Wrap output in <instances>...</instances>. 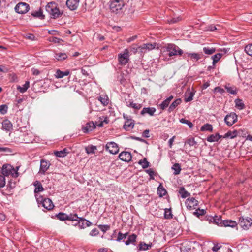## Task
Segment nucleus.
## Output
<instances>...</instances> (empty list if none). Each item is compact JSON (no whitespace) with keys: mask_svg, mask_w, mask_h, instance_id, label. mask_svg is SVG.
Returning a JSON list of instances; mask_svg holds the SVG:
<instances>
[{"mask_svg":"<svg viewBox=\"0 0 252 252\" xmlns=\"http://www.w3.org/2000/svg\"><path fill=\"white\" fill-rule=\"evenodd\" d=\"M209 218H210L209 220L210 221H213L214 223L220 226L234 228L236 227L238 224V223L234 220H222L221 217L220 216H216L214 217H208L207 219L209 220Z\"/></svg>","mask_w":252,"mask_h":252,"instance_id":"nucleus-1","label":"nucleus"},{"mask_svg":"<svg viewBox=\"0 0 252 252\" xmlns=\"http://www.w3.org/2000/svg\"><path fill=\"white\" fill-rule=\"evenodd\" d=\"M46 10L53 19L59 18L63 14V12H60L55 2L48 3L46 6Z\"/></svg>","mask_w":252,"mask_h":252,"instance_id":"nucleus-2","label":"nucleus"},{"mask_svg":"<svg viewBox=\"0 0 252 252\" xmlns=\"http://www.w3.org/2000/svg\"><path fill=\"white\" fill-rule=\"evenodd\" d=\"M124 2L121 0H111L109 2V8L111 12L118 14L122 12Z\"/></svg>","mask_w":252,"mask_h":252,"instance_id":"nucleus-3","label":"nucleus"},{"mask_svg":"<svg viewBox=\"0 0 252 252\" xmlns=\"http://www.w3.org/2000/svg\"><path fill=\"white\" fill-rule=\"evenodd\" d=\"M164 48L169 52L168 55L169 57L176 55L181 56L183 54V51L174 44H168Z\"/></svg>","mask_w":252,"mask_h":252,"instance_id":"nucleus-4","label":"nucleus"},{"mask_svg":"<svg viewBox=\"0 0 252 252\" xmlns=\"http://www.w3.org/2000/svg\"><path fill=\"white\" fill-rule=\"evenodd\" d=\"M118 60L119 64L121 65H126L129 61V50L125 49L123 53L118 54Z\"/></svg>","mask_w":252,"mask_h":252,"instance_id":"nucleus-5","label":"nucleus"},{"mask_svg":"<svg viewBox=\"0 0 252 252\" xmlns=\"http://www.w3.org/2000/svg\"><path fill=\"white\" fill-rule=\"evenodd\" d=\"M238 224L244 230H248L252 224V219L250 217H241Z\"/></svg>","mask_w":252,"mask_h":252,"instance_id":"nucleus-6","label":"nucleus"},{"mask_svg":"<svg viewBox=\"0 0 252 252\" xmlns=\"http://www.w3.org/2000/svg\"><path fill=\"white\" fill-rule=\"evenodd\" d=\"M29 5L24 2H20L18 3L15 7L16 12L19 14L26 13L29 10Z\"/></svg>","mask_w":252,"mask_h":252,"instance_id":"nucleus-7","label":"nucleus"},{"mask_svg":"<svg viewBox=\"0 0 252 252\" xmlns=\"http://www.w3.org/2000/svg\"><path fill=\"white\" fill-rule=\"evenodd\" d=\"M56 218L61 221L69 220L73 221L75 220L74 217H77V214H70L67 215L65 213L60 212L56 215Z\"/></svg>","mask_w":252,"mask_h":252,"instance_id":"nucleus-8","label":"nucleus"},{"mask_svg":"<svg viewBox=\"0 0 252 252\" xmlns=\"http://www.w3.org/2000/svg\"><path fill=\"white\" fill-rule=\"evenodd\" d=\"M237 115L235 113H231L225 117L224 121L230 126L237 122Z\"/></svg>","mask_w":252,"mask_h":252,"instance_id":"nucleus-9","label":"nucleus"},{"mask_svg":"<svg viewBox=\"0 0 252 252\" xmlns=\"http://www.w3.org/2000/svg\"><path fill=\"white\" fill-rule=\"evenodd\" d=\"M105 148L106 150L112 154H117L119 150L117 144L114 142H108L105 146Z\"/></svg>","mask_w":252,"mask_h":252,"instance_id":"nucleus-10","label":"nucleus"},{"mask_svg":"<svg viewBox=\"0 0 252 252\" xmlns=\"http://www.w3.org/2000/svg\"><path fill=\"white\" fill-rule=\"evenodd\" d=\"M187 208L188 210H191L193 209H196V207L198 205V202L195 198L191 197L188 198L185 202Z\"/></svg>","mask_w":252,"mask_h":252,"instance_id":"nucleus-11","label":"nucleus"},{"mask_svg":"<svg viewBox=\"0 0 252 252\" xmlns=\"http://www.w3.org/2000/svg\"><path fill=\"white\" fill-rule=\"evenodd\" d=\"M156 43L143 44L139 46V52L145 53L155 48Z\"/></svg>","mask_w":252,"mask_h":252,"instance_id":"nucleus-12","label":"nucleus"},{"mask_svg":"<svg viewBox=\"0 0 252 252\" xmlns=\"http://www.w3.org/2000/svg\"><path fill=\"white\" fill-rule=\"evenodd\" d=\"M50 165L51 164L49 161L41 159L40 161L39 173L42 174H45L46 171L49 169Z\"/></svg>","mask_w":252,"mask_h":252,"instance_id":"nucleus-13","label":"nucleus"},{"mask_svg":"<svg viewBox=\"0 0 252 252\" xmlns=\"http://www.w3.org/2000/svg\"><path fill=\"white\" fill-rule=\"evenodd\" d=\"M119 158L122 161L128 162L131 160L132 156L130 152L124 151L119 154Z\"/></svg>","mask_w":252,"mask_h":252,"instance_id":"nucleus-14","label":"nucleus"},{"mask_svg":"<svg viewBox=\"0 0 252 252\" xmlns=\"http://www.w3.org/2000/svg\"><path fill=\"white\" fill-rule=\"evenodd\" d=\"M79 0H67L66 5L71 10H76L79 5Z\"/></svg>","mask_w":252,"mask_h":252,"instance_id":"nucleus-15","label":"nucleus"},{"mask_svg":"<svg viewBox=\"0 0 252 252\" xmlns=\"http://www.w3.org/2000/svg\"><path fill=\"white\" fill-rule=\"evenodd\" d=\"M96 128V125L93 122H89L87 123L85 126L82 128V130L84 133H87Z\"/></svg>","mask_w":252,"mask_h":252,"instance_id":"nucleus-16","label":"nucleus"},{"mask_svg":"<svg viewBox=\"0 0 252 252\" xmlns=\"http://www.w3.org/2000/svg\"><path fill=\"white\" fill-rule=\"evenodd\" d=\"M12 170L13 166L10 164H4L1 169V173L4 177L8 176L11 174V170Z\"/></svg>","mask_w":252,"mask_h":252,"instance_id":"nucleus-17","label":"nucleus"},{"mask_svg":"<svg viewBox=\"0 0 252 252\" xmlns=\"http://www.w3.org/2000/svg\"><path fill=\"white\" fill-rule=\"evenodd\" d=\"M75 219L73 221H77V224H78V227L80 229H84L86 228V223H85V220L86 219L83 217H79L78 215L77 214L76 217H74Z\"/></svg>","mask_w":252,"mask_h":252,"instance_id":"nucleus-18","label":"nucleus"},{"mask_svg":"<svg viewBox=\"0 0 252 252\" xmlns=\"http://www.w3.org/2000/svg\"><path fill=\"white\" fill-rule=\"evenodd\" d=\"M156 111V109L154 107H144L142 109L140 112L141 115H144L146 114H149L151 116H153Z\"/></svg>","mask_w":252,"mask_h":252,"instance_id":"nucleus-19","label":"nucleus"},{"mask_svg":"<svg viewBox=\"0 0 252 252\" xmlns=\"http://www.w3.org/2000/svg\"><path fill=\"white\" fill-rule=\"evenodd\" d=\"M2 129L7 131H10L12 129V124L11 122L5 119L2 122Z\"/></svg>","mask_w":252,"mask_h":252,"instance_id":"nucleus-20","label":"nucleus"},{"mask_svg":"<svg viewBox=\"0 0 252 252\" xmlns=\"http://www.w3.org/2000/svg\"><path fill=\"white\" fill-rule=\"evenodd\" d=\"M134 126V121L132 120H127L125 122L123 128L126 131L132 129Z\"/></svg>","mask_w":252,"mask_h":252,"instance_id":"nucleus-21","label":"nucleus"},{"mask_svg":"<svg viewBox=\"0 0 252 252\" xmlns=\"http://www.w3.org/2000/svg\"><path fill=\"white\" fill-rule=\"evenodd\" d=\"M41 205L44 208L48 210L52 209L54 207L52 200L48 198L44 200V201H43V203H42Z\"/></svg>","mask_w":252,"mask_h":252,"instance_id":"nucleus-22","label":"nucleus"},{"mask_svg":"<svg viewBox=\"0 0 252 252\" xmlns=\"http://www.w3.org/2000/svg\"><path fill=\"white\" fill-rule=\"evenodd\" d=\"M225 89L227 92L232 94H236L238 92V89L235 86H231L230 84H227L224 86Z\"/></svg>","mask_w":252,"mask_h":252,"instance_id":"nucleus-23","label":"nucleus"},{"mask_svg":"<svg viewBox=\"0 0 252 252\" xmlns=\"http://www.w3.org/2000/svg\"><path fill=\"white\" fill-rule=\"evenodd\" d=\"M33 186L35 187V189L34 190L35 194L42 192L44 190L42 184L39 181H35L33 183Z\"/></svg>","mask_w":252,"mask_h":252,"instance_id":"nucleus-24","label":"nucleus"},{"mask_svg":"<svg viewBox=\"0 0 252 252\" xmlns=\"http://www.w3.org/2000/svg\"><path fill=\"white\" fill-rule=\"evenodd\" d=\"M67 55L65 53L55 52L54 57L57 61H62L65 60L67 58Z\"/></svg>","mask_w":252,"mask_h":252,"instance_id":"nucleus-25","label":"nucleus"},{"mask_svg":"<svg viewBox=\"0 0 252 252\" xmlns=\"http://www.w3.org/2000/svg\"><path fill=\"white\" fill-rule=\"evenodd\" d=\"M69 71L67 70L65 71H62L60 69H58L55 74V76L56 78H62L63 77L65 76H67L69 74Z\"/></svg>","mask_w":252,"mask_h":252,"instance_id":"nucleus-26","label":"nucleus"},{"mask_svg":"<svg viewBox=\"0 0 252 252\" xmlns=\"http://www.w3.org/2000/svg\"><path fill=\"white\" fill-rule=\"evenodd\" d=\"M32 15L34 17L38 18L41 20L45 18V15L43 14V10L41 8H40L38 11L32 12Z\"/></svg>","mask_w":252,"mask_h":252,"instance_id":"nucleus-27","label":"nucleus"},{"mask_svg":"<svg viewBox=\"0 0 252 252\" xmlns=\"http://www.w3.org/2000/svg\"><path fill=\"white\" fill-rule=\"evenodd\" d=\"M238 135V132L236 130L233 131L229 130L223 136V138H230L231 139H233L237 137Z\"/></svg>","mask_w":252,"mask_h":252,"instance_id":"nucleus-28","label":"nucleus"},{"mask_svg":"<svg viewBox=\"0 0 252 252\" xmlns=\"http://www.w3.org/2000/svg\"><path fill=\"white\" fill-rule=\"evenodd\" d=\"M182 100L181 98H178L174 100L169 107L168 112H171L173 111L177 106L180 104Z\"/></svg>","mask_w":252,"mask_h":252,"instance_id":"nucleus-29","label":"nucleus"},{"mask_svg":"<svg viewBox=\"0 0 252 252\" xmlns=\"http://www.w3.org/2000/svg\"><path fill=\"white\" fill-rule=\"evenodd\" d=\"M173 98V96L172 95H171L167 98H166L165 100H164L160 104V107L161 109L164 110L166 108H167L169 103L171 101V100Z\"/></svg>","mask_w":252,"mask_h":252,"instance_id":"nucleus-30","label":"nucleus"},{"mask_svg":"<svg viewBox=\"0 0 252 252\" xmlns=\"http://www.w3.org/2000/svg\"><path fill=\"white\" fill-rule=\"evenodd\" d=\"M179 193L182 198H186L190 195V193L187 191L184 187H181L179 188Z\"/></svg>","mask_w":252,"mask_h":252,"instance_id":"nucleus-31","label":"nucleus"},{"mask_svg":"<svg viewBox=\"0 0 252 252\" xmlns=\"http://www.w3.org/2000/svg\"><path fill=\"white\" fill-rule=\"evenodd\" d=\"M195 94V92L193 91L191 92H186L185 93V101L188 102L191 101L193 99V96Z\"/></svg>","mask_w":252,"mask_h":252,"instance_id":"nucleus-32","label":"nucleus"},{"mask_svg":"<svg viewBox=\"0 0 252 252\" xmlns=\"http://www.w3.org/2000/svg\"><path fill=\"white\" fill-rule=\"evenodd\" d=\"M137 238V235L135 234H132L128 237V239L125 242L126 245H129L130 244H134L136 242Z\"/></svg>","mask_w":252,"mask_h":252,"instance_id":"nucleus-33","label":"nucleus"},{"mask_svg":"<svg viewBox=\"0 0 252 252\" xmlns=\"http://www.w3.org/2000/svg\"><path fill=\"white\" fill-rule=\"evenodd\" d=\"M157 192L160 197L165 196L167 193L166 190L161 184L158 188Z\"/></svg>","mask_w":252,"mask_h":252,"instance_id":"nucleus-34","label":"nucleus"},{"mask_svg":"<svg viewBox=\"0 0 252 252\" xmlns=\"http://www.w3.org/2000/svg\"><path fill=\"white\" fill-rule=\"evenodd\" d=\"M97 100L100 101L103 106H106L108 104V97L105 95H101L97 97Z\"/></svg>","mask_w":252,"mask_h":252,"instance_id":"nucleus-35","label":"nucleus"},{"mask_svg":"<svg viewBox=\"0 0 252 252\" xmlns=\"http://www.w3.org/2000/svg\"><path fill=\"white\" fill-rule=\"evenodd\" d=\"M152 247V244H147L144 242H140L138 245L139 251H145L149 249Z\"/></svg>","mask_w":252,"mask_h":252,"instance_id":"nucleus-36","label":"nucleus"},{"mask_svg":"<svg viewBox=\"0 0 252 252\" xmlns=\"http://www.w3.org/2000/svg\"><path fill=\"white\" fill-rule=\"evenodd\" d=\"M190 55V59L193 61H197L203 57L202 53H191Z\"/></svg>","mask_w":252,"mask_h":252,"instance_id":"nucleus-37","label":"nucleus"},{"mask_svg":"<svg viewBox=\"0 0 252 252\" xmlns=\"http://www.w3.org/2000/svg\"><path fill=\"white\" fill-rule=\"evenodd\" d=\"M68 153L67 150L66 148L63 149V150L58 151H56L54 152V154L56 156L58 157H64L66 156L67 154Z\"/></svg>","mask_w":252,"mask_h":252,"instance_id":"nucleus-38","label":"nucleus"},{"mask_svg":"<svg viewBox=\"0 0 252 252\" xmlns=\"http://www.w3.org/2000/svg\"><path fill=\"white\" fill-rule=\"evenodd\" d=\"M96 149V147L92 145L85 147V151L88 154H95Z\"/></svg>","mask_w":252,"mask_h":252,"instance_id":"nucleus-39","label":"nucleus"},{"mask_svg":"<svg viewBox=\"0 0 252 252\" xmlns=\"http://www.w3.org/2000/svg\"><path fill=\"white\" fill-rule=\"evenodd\" d=\"M171 169L174 171V174L175 175L179 174L181 171V167L179 163H175L173 164Z\"/></svg>","mask_w":252,"mask_h":252,"instance_id":"nucleus-40","label":"nucleus"},{"mask_svg":"<svg viewBox=\"0 0 252 252\" xmlns=\"http://www.w3.org/2000/svg\"><path fill=\"white\" fill-rule=\"evenodd\" d=\"M235 106L239 110H242L245 108V105L243 102V101L239 98L235 99Z\"/></svg>","mask_w":252,"mask_h":252,"instance_id":"nucleus-41","label":"nucleus"},{"mask_svg":"<svg viewBox=\"0 0 252 252\" xmlns=\"http://www.w3.org/2000/svg\"><path fill=\"white\" fill-rule=\"evenodd\" d=\"M206 211L205 209H200L198 208L193 213V214L198 218H200L201 216L205 215Z\"/></svg>","mask_w":252,"mask_h":252,"instance_id":"nucleus-42","label":"nucleus"},{"mask_svg":"<svg viewBox=\"0 0 252 252\" xmlns=\"http://www.w3.org/2000/svg\"><path fill=\"white\" fill-rule=\"evenodd\" d=\"M200 130L201 131H207L212 132L213 131V126L211 124L207 123L201 126Z\"/></svg>","mask_w":252,"mask_h":252,"instance_id":"nucleus-43","label":"nucleus"},{"mask_svg":"<svg viewBox=\"0 0 252 252\" xmlns=\"http://www.w3.org/2000/svg\"><path fill=\"white\" fill-rule=\"evenodd\" d=\"M164 217L166 219H171L173 218L171 208H166L164 209Z\"/></svg>","mask_w":252,"mask_h":252,"instance_id":"nucleus-44","label":"nucleus"},{"mask_svg":"<svg viewBox=\"0 0 252 252\" xmlns=\"http://www.w3.org/2000/svg\"><path fill=\"white\" fill-rule=\"evenodd\" d=\"M138 164L141 165L143 169L147 168L150 166V163L147 161L146 158H144L143 159L140 160L138 161Z\"/></svg>","mask_w":252,"mask_h":252,"instance_id":"nucleus-45","label":"nucleus"},{"mask_svg":"<svg viewBox=\"0 0 252 252\" xmlns=\"http://www.w3.org/2000/svg\"><path fill=\"white\" fill-rule=\"evenodd\" d=\"M30 86V84L29 81H26L25 83L23 85L22 87L19 86L17 88V89L21 92V93H24L28 89V88Z\"/></svg>","mask_w":252,"mask_h":252,"instance_id":"nucleus-46","label":"nucleus"},{"mask_svg":"<svg viewBox=\"0 0 252 252\" xmlns=\"http://www.w3.org/2000/svg\"><path fill=\"white\" fill-rule=\"evenodd\" d=\"M222 54L220 53H217L212 56L211 58L213 60V65H215V64L219 61L221 58Z\"/></svg>","mask_w":252,"mask_h":252,"instance_id":"nucleus-47","label":"nucleus"},{"mask_svg":"<svg viewBox=\"0 0 252 252\" xmlns=\"http://www.w3.org/2000/svg\"><path fill=\"white\" fill-rule=\"evenodd\" d=\"M128 234V233L127 232L123 234L121 232H119L118 234V236L116 239V240L118 242H120L122 240L126 239L127 237Z\"/></svg>","mask_w":252,"mask_h":252,"instance_id":"nucleus-48","label":"nucleus"},{"mask_svg":"<svg viewBox=\"0 0 252 252\" xmlns=\"http://www.w3.org/2000/svg\"><path fill=\"white\" fill-rule=\"evenodd\" d=\"M203 50L205 54L207 55H211L215 53L216 51L214 48H209L208 47H204Z\"/></svg>","mask_w":252,"mask_h":252,"instance_id":"nucleus-49","label":"nucleus"},{"mask_svg":"<svg viewBox=\"0 0 252 252\" xmlns=\"http://www.w3.org/2000/svg\"><path fill=\"white\" fill-rule=\"evenodd\" d=\"M127 106H128L129 107L133 108L136 110H139L142 107V105L141 104L134 103H133V101H129V104H128V102H127Z\"/></svg>","mask_w":252,"mask_h":252,"instance_id":"nucleus-50","label":"nucleus"},{"mask_svg":"<svg viewBox=\"0 0 252 252\" xmlns=\"http://www.w3.org/2000/svg\"><path fill=\"white\" fill-rule=\"evenodd\" d=\"M197 143L195 140L194 138H190L187 139L186 140V141H185V145L188 144L190 146H195V145H197Z\"/></svg>","mask_w":252,"mask_h":252,"instance_id":"nucleus-51","label":"nucleus"},{"mask_svg":"<svg viewBox=\"0 0 252 252\" xmlns=\"http://www.w3.org/2000/svg\"><path fill=\"white\" fill-rule=\"evenodd\" d=\"M27 135L24 133H20V137L22 138V139L20 141L21 143H29L32 142L31 140H29L27 138Z\"/></svg>","mask_w":252,"mask_h":252,"instance_id":"nucleus-52","label":"nucleus"},{"mask_svg":"<svg viewBox=\"0 0 252 252\" xmlns=\"http://www.w3.org/2000/svg\"><path fill=\"white\" fill-rule=\"evenodd\" d=\"M35 196L38 204L40 205H41L43 201H44V200L46 199V198H44L43 196L37 193L35 194Z\"/></svg>","mask_w":252,"mask_h":252,"instance_id":"nucleus-53","label":"nucleus"},{"mask_svg":"<svg viewBox=\"0 0 252 252\" xmlns=\"http://www.w3.org/2000/svg\"><path fill=\"white\" fill-rule=\"evenodd\" d=\"M180 122L182 124H187L189 128H192L193 126V124L190 121L186 120L185 118H182L180 119Z\"/></svg>","mask_w":252,"mask_h":252,"instance_id":"nucleus-54","label":"nucleus"},{"mask_svg":"<svg viewBox=\"0 0 252 252\" xmlns=\"http://www.w3.org/2000/svg\"><path fill=\"white\" fill-rule=\"evenodd\" d=\"M245 51L248 55L252 56V43L247 45L245 48Z\"/></svg>","mask_w":252,"mask_h":252,"instance_id":"nucleus-55","label":"nucleus"},{"mask_svg":"<svg viewBox=\"0 0 252 252\" xmlns=\"http://www.w3.org/2000/svg\"><path fill=\"white\" fill-rule=\"evenodd\" d=\"M98 227L103 233H105L110 228L109 225H98Z\"/></svg>","mask_w":252,"mask_h":252,"instance_id":"nucleus-56","label":"nucleus"},{"mask_svg":"<svg viewBox=\"0 0 252 252\" xmlns=\"http://www.w3.org/2000/svg\"><path fill=\"white\" fill-rule=\"evenodd\" d=\"M207 141L209 142H217L216 134L215 135L211 134L207 138Z\"/></svg>","mask_w":252,"mask_h":252,"instance_id":"nucleus-57","label":"nucleus"},{"mask_svg":"<svg viewBox=\"0 0 252 252\" xmlns=\"http://www.w3.org/2000/svg\"><path fill=\"white\" fill-rule=\"evenodd\" d=\"M49 41L55 43H60V42L62 41L63 40L61 38L56 37H51L49 38Z\"/></svg>","mask_w":252,"mask_h":252,"instance_id":"nucleus-58","label":"nucleus"},{"mask_svg":"<svg viewBox=\"0 0 252 252\" xmlns=\"http://www.w3.org/2000/svg\"><path fill=\"white\" fill-rule=\"evenodd\" d=\"M5 177L2 175H0V189L5 186Z\"/></svg>","mask_w":252,"mask_h":252,"instance_id":"nucleus-59","label":"nucleus"},{"mask_svg":"<svg viewBox=\"0 0 252 252\" xmlns=\"http://www.w3.org/2000/svg\"><path fill=\"white\" fill-rule=\"evenodd\" d=\"M8 107L6 105H1L0 106V112L2 114H5L7 112Z\"/></svg>","mask_w":252,"mask_h":252,"instance_id":"nucleus-60","label":"nucleus"},{"mask_svg":"<svg viewBox=\"0 0 252 252\" xmlns=\"http://www.w3.org/2000/svg\"><path fill=\"white\" fill-rule=\"evenodd\" d=\"M99 234V231L97 228H95L92 229L89 233L91 236H96Z\"/></svg>","mask_w":252,"mask_h":252,"instance_id":"nucleus-61","label":"nucleus"},{"mask_svg":"<svg viewBox=\"0 0 252 252\" xmlns=\"http://www.w3.org/2000/svg\"><path fill=\"white\" fill-rule=\"evenodd\" d=\"M222 246L218 243L214 244V246L212 248V250L213 252H217L221 248Z\"/></svg>","mask_w":252,"mask_h":252,"instance_id":"nucleus-62","label":"nucleus"},{"mask_svg":"<svg viewBox=\"0 0 252 252\" xmlns=\"http://www.w3.org/2000/svg\"><path fill=\"white\" fill-rule=\"evenodd\" d=\"M181 20V18L179 16L176 18H173L170 20H168V22L170 24L175 23Z\"/></svg>","mask_w":252,"mask_h":252,"instance_id":"nucleus-63","label":"nucleus"},{"mask_svg":"<svg viewBox=\"0 0 252 252\" xmlns=\"http://www.w3.org/2000/svg\"><path fill=\"white\" fill-rule=\"evenodd\" d=\"M13 178H17L19 176V174L18 172L15 171L14 168L13 167V170H11V174H10Z\"/></svg>","mask_w":252,"mask_h":252,"instance_id":"nucleus-64","label":"nucleus"}]
</instances>
